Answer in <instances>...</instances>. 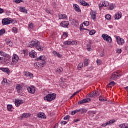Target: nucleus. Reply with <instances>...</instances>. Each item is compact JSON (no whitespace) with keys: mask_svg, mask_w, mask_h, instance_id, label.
Listing matches in <instances>:
<instances>
[{"mask_svg":"<svg viewBox=\"0 0 128 128\" xmlns=\"http://www.w3.org/2000/svg\"><path fill=\"white\" fill-rule=\"evenodd\" d=\"M40 42L38 41L32 40L30 42L28 46L30 48H34V46H36V48L38 50L42 52V50H44V48L40 46Z\"/></svg>","mask_w":128,"mask_h":128,"instance_id":"f257e3e1","label":"nucleus"},{"mask_svg":"<svg viewBox=\"0 0 128 128\" xmlns=\"http://www.w3.org/2000/svg\"><path fill=\"white\" fill-rule=\"evenodd\" d=\"M56 94H48L44 97V100H47V102H52V100H54L56 99Z\"/></svg>","mask_w":128,"mask_h":128,"instance_id":"f03ea898","label":"nucleus"},{"mask_svg":"<svg viewBox=\"0 0 128 128\" xmlns=\"http://www.w3.org/2000/svg\"><path fill=\"white\" fill-rule=\"evenodd\" d=\"M12 22H14V20L10 18H4L2 20V24L3 26L10 24H12Z\"/></svg>","mask_w":128,"mask_h":128,"instance_id":"7ed1b4c3","label":"nucleus"},{"mask_svg":"<svg viewBox=\"0 0 128 128\" xmlns=\"http://www.w3.org/2000/svg\"><path fill=\"white\" fill-rule=\"evenodd\" d=\"M46 58L44 56H41L39 58H36V60H42V62H38V64H41V66H44V64H46Z\"/></svg>","mask_w":128,"mask_h":128,"instance_id":"20e7f679","label":"nucleus"},{"mask_svg":"<svg viewBox=\"0 0 128 128\" xmlns=\"http://www.w3.org/2000/svg\"><path fill=\"white\" fill-rule=\"evenodd\" d=\"M102 38L104 40H106V42H112V38L110 37V36H109L108 35L106 34H102Z\"/></svg>","mask_w":128,"mask_h":128,"instance_id":"39448f33","label":"nucleus"},{"mask_svg":"<svg viewBox=\"0 0 128 128\" xmlns=\"http://www.w3.org/2000/svg\"><path fill=\"white\" fill-rule=\"evenodd\" d=\"M116 40L118 44L122 45L124 44V40L122 38H120V36H117L116 37Z\"/></svg>","mask_w":128,"mask_h":128,"instance_id":"423d86ee","label":"nucleus"},{"mask_svg":"<svg viewBox=\"0 0 128 128\" xmlns=\"http://www.w3.org/2000/svg\"><path fill=\"white\" fill-rule=\"evenodd\" d=\"M27 90L29 94H34L36 92V88H34V86H30V87H28Z\"/></svg>","mask_w":128,"mask_h":128,"instance_id":"0eeeda50","label":"nucleus"},{"mask_svg":"<svg viewBox=\"0 0 128 128\" xmlns=\"http://www.w3.org/2000/svg\"><path fill=\"white\" fill-rule=\"evenodd\" d=\"M90 102V98H86L79 101L78 102V104H86V102Z\"/></svg>","mask_w":128,"mask_h":128,"instance_id":"6e6552de","label":"nucleus"},{"mask_svg":"<svg viewBox=\"0 0 128 128\" xmlns=\"http://www.w3.org/2000/svg\"><path fill=\"white\" fill-rule=\"evenodd\" d=\"M16 88L18 94H22V85L18 84L16 86Z\"/></svg>","mask_w":128,"mask_h":128,"instance_id":"1a4fd4ad","label":"nucleus"},{"mask_svg":"<svg viewBox=\"0 0 128 128\" xmlns=\"http://www.w3.org/2000/svg\"><path fill=\"white\" fill-rule=\"evenodd\" d=\"M64 44H65V46H68V45H70L72 44V46H74V44H78V42H76L75 41H66L64 42Z\"/></svg>","mask_w":128,"mask_h":128,"instance_id":"9d476101","label":"nucleus"},{"mask_svg":"<svg viewBox=\"0 0 128 128\" xmlns=\"http://www.w3.org/2000/svg\"><path fill=\"white\" fill-rule=\"evenodd\" d=\"M70 25V22L68 21H63L60 23V26L62 28H68Z\"/></svg>","mask_w":128,"mask_h":128,"instance_id":"9b49d317","label":"nucleus"},{"mask_svg":"<svg viewBox=\"0 0 128 128\" xmlns=\"http://www.w3.org/2000/svg\"><path fill=\"white\" fill-rule=\"evenodd\" d=\"M118 72H114L112 73V76L110 77V80H116V78H118Z\"/></svg>","mask_w":128,"mask_h":128,"instance_id":"f8f14e48","label":"nucleus"},{"mask_svg":"<svg viewBox=\"0 0 128 128\" xmlns=\"http://www.w3.org/2000/svg\"><path fill=\"white\" fill-rule=\"evenodd\" d=\"M92 44V42L91 40H90L88 41V44L86 46V49L88 52H90L92 50V48H90V46Z\"/></svg>","mask_w":128,"mask_h":128,"instance_id":"ddd939ff","label":"nucleus"},{"mask_svg":"<svg viewBox=\"0 0 128 128\" xmlns=\"http://www.w3.org/2000/svg\"><path fill=\"white\" fill-rule=\"evenodd\" d=\"M30 114L28 113H24L22 114L20 118L21 120H22V118H30Z\"/></svg>","mask_w":128,"mask_h":128,"instance_id":"4468645a","label":"nucleus"},{"mask_svg":"<svg viewBox=\"0 0 128 128\" xmlns=\"http://www.w3.org/2000/svg\"><path fill=\"white\" fill-rule=\"evenodd\" d=\"M0 70H2V72H6V74H10V69L8 68H0Z\"/></svg>","mask_w":128,"mask_h":128,"instance_id":"2eb2a0df","label":"nucleus"},{"mask_svg":"<svg viewBox=\"0 0 128 128\" xmlns=\"http://www.w3.org/2000/svg\"><path fill=\"white\" fill-rule=\"evenodd\" d=\"M90 14L92 16V20H96V12H94V10L91 11Z\"/></svg>","mask_w":128,"mask_h":128,"instance_id":"dca6fc26","label":"nucleus"},{"mask_svg":"<svg viewBox=\"0 0 128 128\" xmlns=\"http://www.w3.org/2000/svg\"><path fill=\"white\" fill-rule=\"evenodd\" d=\"M115 20H120V18H122V12H118L116 14L115 16Z\"/></svg>","mask_w":128,"mask_h":128,"instance_id":"f3484780","label":"nucleus"},{"mask_svg":"<svg viewBox=\"0 0 128 128\" xmlns=\"http://www.w3.org/2000/svg\"><path fill=\"white\" fill-rule=\"evenodd\" d=\"M22 104H24V101L22 100H16L15 101V104L17 107L20 106Z\"/></svg>","mask_w":128,"mask_h":128,"instance_id":"a211bd4d","label":"nucleus"},{"mask_svg":"<svg viewBox=\"0 0 128 128\" xmlns=\"http://www.w3.org/2000/svg\"><path fill=\"white\" fill-rule=\"evenodd\" d=\"M38 116L40 118H46V116L44 113H38Z\"/></svg>","mask_w":128,"mask_h":128,"instance_id":"6ab92c4d","label":"nucleus"},{"mask_svg":"<svg viewBox=\"0 0 128 128\" xmlns=\"http://www.w3.org/2000/svg\"><path fill=\"white\" fill-rule=\"evenodd\" d=\"M74 8L76 12H81L80 9L78 8V6L76 4H74L73 5Z\"/></svg>","mask_w":128,"mask_h":128,"instance_id":"aec40b11","label":"nucleus"},{"mask_svg":"<svg viewBox=\"0 0 128 128\" xmlns=\"http://www.w3.org/2000/svg\"><path fill=\"white\" fill-rule=\"evenodd\" d=\"M80 4H82V6H90V4L86 2V1L82 0V1H80Z\"/></svg>","mask_w":128,"mask_h":128,"instance_id":"412c9836","label":"nucleus"},{"mask_svg":"<svg viewBox=\"0 0 128 128\" xmlns=\"http://www.w3.org/2000/svg\"><path fill=\"white\" fill-rule=\"evenodd\" d=\"M52 54L55 56H58V58H62V55H60V53L56 52V51H53Z\"/></svg>","mask_w":128,"mask_h":128,"instance_id":"4be33fe9","label":"nucleus"},{"mask_svg":"<svg viewBox=\"0 0 128 128\" xmlns=\"http://www.w3.org/2000/svg\"><path fill=\"white\" fill-rule=\"evenodd\" d=\"M20 10L22 12H24V14H28V10H26L24 7H20Z\"/></svg>","mask_w":128,"mask_h":128,"instance_id":"5701e85b","label":"nucleus"},{"mask_svg":"<svg viewBox=\"0 0 128 128\" xmlns=\"http://www.w3.org/2000/svg\"><path fill=\"white\" fill-rule=\"evenodd\" d=\"M58 17L60 19H62V18H68V16H66V15L64 14H58Z\"/></svg>","mask_w":128,"mask_h":128,"instance_id":"b1692460","label":"nucleus"},{"mask_svg":"<svg viewBox=\"0 0 128 128\" xmlns=\"http://www.w3.org/2000/svg\"><path fill=\"white\" fill-rule=\"evenodd\" d=\"M29 55L31 58H36V52H34V51L30 52Z\"/></svg>","mask_w":128,"mask_h":128,"instance_id":"393cba45","label":"nucleus"},{"mask_svg":"<svg viewBox=\"0 0 128 128\" xmlns=\"http://www.w3.org/2000/svg\"><path fill=\"white\" fill-rule=\"evenodd\" d=\"M116 84V82L114 81L110 82L107 85V88H112V86H114Z\"/></svg>","mask_w":128,"mask_h":128,"instance_id":"a878e982","label":"nucleus"},{"mask_svg":"<svg viewBox=\"0 0 128 128\" xmlns=\"http://www.w3.org/2000/svg\"><path fill=\"white\" fill-rule=\"evenodd\" d=\"M84 64L82 63H80L78 66V68L79 70H82V68H84Z\"/></svg>","mask_w":128,"mask_h":128,"instance_id":"bb28decb","label":"nucleus"},{"mask_svg":"<svg viewBox=\"0 0 128 128\" xmlns=\"http://www.w3.org/2000/svg\"><path fill=\"white\" fill-rule=\"evenodd\" d=\"M116 122V120H110L109 122H106V126H108V124H114Z\"/></svg>","mask_w":128,"mask_h":128,"instance_id":"cd10ccee","label":"nucleus"},{"mask_svg":"<svg viewBox=\"0 0 128 128\" xmlns=\"http://www.w3.org/2000/svg\"><path fill=\"white\" fill-rule=\"evenodd\" d=\"M74 26H78V20H76V19H74L72 20Z\"/></svg>","mask_w":128,"mask_h":128,"instance_id":"c85d7f7f","label":"nucleus"},{"mask_svg":"<svg viewBox=\"0 0 128 128\" xmlns=\"http://www.w3.org/2000/svg\"><path fill=\"white\" fill-rule=\"evenodd\" d=\"M84 66H88V59L86 58L84 60Z\"/></svg>","mask_w":128,"mask_h":128,"instance_id":"c756f323","label":"nucleus"},{"mask_svg":"<svg viewBox=\"0 0 128 128\" xmlns=\"http://www.w3.org/2000/svg\"><path fill=\"white\" fill-rule=\"evenodd\" d=\"M62 70H64V69H62V68L60 67L56 69V72H57V74H60V72H62Z\"/></svg>","mask_w":128,"mask_h":128,"instance_id":"7c9ffc66","label":"nucleus"},{"mask_svg":"<svg viewBox=\"0 0 128 128\" xmlns=\"http://www.w3.org/2000/svg\"><path fill=\"white\" fill-rule=\"evenodd\" d=\"M102 2L103 3L104 7L108 6L110 5V3H108V1H102Z\"/></svg>","mask_w":128,"mask_h":128,"instance_id":"2f4dec72","label":"nucleus"},{"mask_svg":"<svg viewBox=\"0 0 128 128\" xmlns=\"http://www.w3.org/2000/svg\"><path fill=\"white\" fill-rule=\"evenodd\" d=\"M92 94V98H96V90H94L93 92H91Z\"/></svg>","mask_w":128,"mask_h":128,"instance_id":"473e14b6","label":"nucleus"},{"mask_svg":"<svg viewBox=\"0 0 128 128\" xmlns=\"http://www.w3.org/2000/svg\"><path fill=\"white\" fill-rule=\"evenodd\" d=\"M7 82H8V80H6V78H4L2 82V86H4L6 84Z\"/></svg>","mask_w":128,"mask_h":128,"instance_id":"72a5a7b5","label":"nucleus"},{"mask_svg":"<svg viewBox=\"0 0 128 128\" xmlns=\"http://www.w3.org/2000/svg\"><path fill=\"white\" fill-rule=\"evenodd\" d=\"M114 4H112L109 6V10H114Z\"/></svg>","mask_w":128,"mask_h":128,"instance_id":"f704fd0d","label":"nucleus"},{"mask_svg":"<svg viewBox=\"0 0 128 128\" xmlns=\"http://www.w3.org/2000/svg\"><path fill=\"white\" fill-rule=\"evenodd\" d=\"M98 6H99V9L102 10V6H104V3L102 2H100V4H98Z\"/></svg>","mask_w":128,"mask_h":128,"instance_id":"c9c22d12","label":"nucleus"},{"mask_svg":"<svg viewBox=\"0 0 128 128\" xmlns=\"http://www.w3.org/2000/svg\"><path fill=\"white\" fill-rule=\"evenodd\" d=\"M12 104H8L7 106V108L8 112H12Z\"/></svg>","mask_w":128,"mask_h":128,"instance_id":"e433bc0d","label":"nucleus"},{"mask_svg":"<svg viewBox=\"0 0 128 128\" xmlns=\"http://www.w3.org/2000/svg\"><path fill=\"white\" fill-rule=\"evenodd\" d=\"M4 34H6V30L4 28L0 30V36H2Z\"/></svg>","mask_w":128,"mask_h":128,"instance_id":"4c0bfd02","label":"nucleus"},{"mask_svg":"<svg viewBox=\"0 0 128 128\" xmlns=\"http://www.w3.org/2000/svg\"><path fill=\"white\" fill-rule=\"evenodd\" d=\"M89 34L90 36H92V34H96V30H92L91 31H89Z\"/></svg>","mask_w":128,"mask_h":128,"instance_id":"58836bf2","label":"nucleus"},{"mask_svg":"<svg viewBox=\"0 0 128 128\" xmlns=\"http://www.w3.org/2000/svg\"><path fill=\"white\" fill-rule=\"evenodd\" d=\"M12 58H14L16 60H18V56L16 54H14Z\"/></svg>","mask_w":128,"mask_h":128,"instance_id":"ea45409f","label":"nucleus"},{"mask_svg":"<svg viewBox=\"0 0 128 128\" xmlns=\"http://www.w3.org/2000/svg\"><path fill=\"white\" fill-rule=\"evenodd\" d=\"M105 18H106V20H110V18H112V16H110V15L107 14L106 15Z\"/></svg>","mask_w":128,"mask_h":128,"instance_id":"a19ab883","label":"nucleus"},{"mask_svg":"<svg viewBox=\"0 0 128 128\" xmlns=\"http://www.w3.org/2000/svg\"><path fill=\"white\" fill-rule=\"evenodd\" d=\"M80 110L81 112V114H84V113L86 112H87L86 109H84V108H81V109H80Z\"/></svg>","mask_w":128,"mask_h":128,"instance_id":"79ce46f5","label":"nucleus"},{"mask_svg":"<svg viewBox=\"0 0 128 128\" xmlns=\"http://www.w3.org/2000/svg\"><path fill=\"white\" fill-rule=\"evenodd\" d=\"M12 32H14L15 34H16V32H18V28H13L12 29Z\"/></svg>","mask_w":128,"mask_h":128,"instance_id":"37998d69","label":"nucleus"},{"mask_svg":"<svg viewBox=\"0 0 128 128\" xmlns=\"http://www.w3.org/2000/svg\"><path fill=\"white\" fill-rule=\"evenodd\" d=\"M82 90H80L78 91H76V92H74L72 95V96H76V94H78L80 92H81Z\"/></svg>","mask_w":128,"mask_h":128,"instance_id":"c03bdc74","label":"nucleus"},{"mask_svg":"<svg viewBox=\"0 0 128 128\" xmlns=\"http://www.w3.org/2000/svg\"><path fill=\"white\" fill-rule=\"evenodd\" d=\"M83 24H84V26H90V22L88 21H86L84 22Z\"/></svg>","mask_w":128,"mask_h":128,"instance_id":"a18cd8bd","label":"nucleus"},{"mask_svg":"<svg viewBox=\"0 0 128 128\" xmlns=\"http://www.w3.org/2000/svg\"><path fill=\"white\" fill-rule=\"evenodd\" d=\"M96 64H98V66H100V64H102V60H96Z\"/></svg>","mask_w":128,"mask_h":128,"instance_id":"49530a36","label":"nucleus"},{"mask_svg":"<svg viewBox=\"0 0 128 128\" xmlns=\"http://www.w3.org/2000/svg\"><path fill=\"white\" fill-rule=\"evenodd\" d=\"M104 50H103L100 53V56L102 57L104 56Z\"/></svg>","mask_w":128,"mask_h":128,"instance_id":"de8ad7c7","label":"nucleus"},{"mask_svg":"<svg viewBox=\"0 0 128 128\" xmlns=\"http://www.w3.org/2000/svg\"><path fill=\"white\" fill-rule=\"evenodd\" d=\"M119 127L120 128H126V124H120Z\"/></svg>","mask_w":128,"mask_h":128,"instance_id":"09e8293b","label":"nucleus"},{"mask_svg":"<svg viewBox=\"0 0 128 128\" xmlns=\"http://www.w3.org/2000/svg\"><path fill=\"white\" fill-rule=\"evenodd\" d=\"M15 2L16 4H20V2H24L23 0H16Z\"/></svg>","mask_w":128,"mask_h":128,"instance_id":"8fccbe9b","label":"nucleus"},{"mask_svg":"<svg viewBox=\"0 0 128 128\" xmlns=\"http://www.w3.org/2000/svg\"><path fill=\"white\" fill-rule=\"evenodd\" d=\"M28 28H34V24L30 23V24H28Z\"/></svg>","mask_w":128,"mask_h":128,"instance_id":"3c124183","label":"nucleus"},{"mask_svg":"<svg viewBox=\"0 0 128 128\" xmlns=\"http://www.w3.org/2000/svg\"><path fill=\"white\" fill-rule=\"evenodd\" d=\"M86 96V98H92V92L89 93Z\"/></svg>","mask_w":128,"mask_h":128,"instance_id":"603ef678","label":"nucleus"},{"mask_svg":"<svg viewBox=\"0 0 128 128\" xmlns=\"http://www.w3.org/2000/svg\"><path fill=\"white\" fill-rule=\"evenodd\" d=\"M46 12H47V14H51L52 13V10H50L49 8H46Z\"/></svg>","mask_w":128,"mask_h":128,"instance_id":"864d4df0","label":"nucleus"},{"mask_svg":"<svg viewBox=\"0 0 128 128\" xmlns=\"http://www.w3.org/2000/svg\"><path fill=\"white\" fill-rule=\"evenodd\" d=\"M16 62H18V60H15V59L12 58V64H16Z\"/></svg>","mask_w":128,"mask_h":128,"instance_id":"5fc2aeb1","label":"nucleus"},{"mask_svg":"<svg viewBox=\"0 0 128 128\" xmlns=\"http://www.w3.org/2000/svg\"><path fill=\"white\" fill-rule=\"evenodd\" d=\"M70 116L68 115H66V116L64 118V120H69Z\"/></svg>","mask_w":128,"mask_h":128,"instance_id":"6e6d98bb","label":"nucleus"},{"mask_svg":"<svg viewBox=\"0 0 128 128\" xmlns=\"http://www.w3.org/2000/svg\"><path fill=\"white\" fill-rule=\"evenodd\" d=\"M99 100L100 102H104V98H102V96H99Z\"/></svg>","mask_w":128,"mask_h":128,"instance_id":"4d7b16f0","label":"nucleus"},{"mask_svg":"<svg viewBox=\"0 0 128 128\" xmlns=\"http://www.w3.org/2000/svg\"><path fill=\"white\" fill-rule=\"evenodd\" d=\"M5 42H6V44H8V42H10V40L8 38H6V40H5Z\"/></svg>","mask_w":128,"mask_h":128,"instance_id":"13d9d810","label":"nucleus"},{"mask_svg":"<svg viewBox=\"0 0 128 128\" xmlns=\"http://www.w3.org/2000/svg\"><path fill=\"white\" fill-rule=\"evenodd\" d=\"M84 28V25H82V24H80V30H84V28Z\"/></svg>","mask_w":128,"mask_h":128,"instance_id":"bf43d9fd","label":"nucleus"},{"mask_svg":"<svg viewBox=\"0 0 128 128\" xmlns=\"http://www.w3.org/2000/svg\"><path fill=\"white\" fill-rule=\"evenodd\" d=\"M0 54L3 56H6V54L3 52L0 51Z\"/></svg>","mask_w":128,"mask_h":128,"instance_id":"052dcab7","label":"nucleus"},{"mask_svg":"<svg viewBox=\"0 0 128 128\" xmlns=\"http://www.w3.org/2000/svg\"><path fill=\"white\" fill-rule=\"evenodd\" d=\"M7 44L9 46H12V42L10 41Z\"/></svg>","mask_w":128,"mask_h":128,"instance_id":"680f3d73","label":"nucleus"},{"mask_svg":"<svg viewBox=\"0 0 128 128\" xmlns=\"http://www.w3.org/2000/svg\"><path fill=\"white\" fill-rule=\"evenodd\" d=\"M63 36L65 38H68V32H64L63 34Z\"/></svg>","mask_w":128,"mask_h":128,"instance_id":"e2e57ef3","label":"nucleus"},{"mask_svg":"<svg viewBox=\"0 0 128 128\" xmlns=\"http://www.w3.org/2000/svg\"><path fill=\"white\" fill-rule=\"evenodd\" d=\"M34 66H35L36 68H38L39 66L38 65V64L34 63Z\"/></svg>","mask_w":128,"mask_h":128,"instance_id":"0e129e2a","label":"nucleus"},{"mask_svg":"<svg viewBox=\"0 0 128 128\" xmlns=\"http://www.w3.org/2000/svg\"><path fill=\"white\" fill-rule=\"evenodd\" d=\"M67 124V122L66 121H62L60 122L61 124Z\"/></svg>","mask_w":128,"mask_h":128,"instance_id":"69168bd1","label":"nucleus"},{"mask_svg":"<svg viewBox=\"0 0 128 128\" xmlns=\"http://www.w3.org/2000/svg\"><path fill=\"white\" fill-rule=\"evenodd\" d=\"M100 91H96V96H100Z\"/></svg>","mask_w":128,"mask_h":128,"instance_id":"338daca9","label":"nucleus"},{"mask_svg":"<svg viewBox=\"0 0 128 128\" xmlns=\"http://www.w3.org/2000/svg\"><path fill=\"white\" fill-rule=\"evenodd\" d=\"M120 52H122V49H118V50H116L117 54H120Z\"/></svg>","mask_w":128,"mask_h":128,"instance_id":"774afa93","label":"nucleus"}]
</instances>
